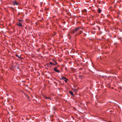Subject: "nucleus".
<instances>
[{"label": "nucleus", "instance_id": "6e6552de", "mask_svg": "<svg viewBox=\"0 0 122 122\" xmlns=\"http://www.w3.org/2000/svg\"><path fill=\"white\" fill-rule=\"evenodd\" d=\"M44 97L46 99H50V97H47L46 96H44Z\"/></svg>", "mask_w": 122, "mask_h": 122}, {"label": "nucleus", "instance_id": "4468645a", "mask_svg": "<svg viewBox=\"0 0 122 122\" xmlns=\"http://www.w3.org/2000/svg\"><path fill=\"white\" fill-rule=\"evenodd\" d=\"M57 64V62L56 61H55V65H56Z\"/></svg>", "mask_w": 122, "mask_h": 122}, {"label": "nucleus", "instance_id": "39448f33", "mask_svg": "<svg viewBox=\"0 0 122 122\" xmlns=\"http://www.w3.org/2000/svg\"><path fill=\"white\" fill-rule=\"evenodd\" d=\"M79 32L78 34H77L76 35V36L78 34H81L83 32V31L82 30H79Z\"/></svg>", "mask_w": 122, "mask_h": 122}, {"label": "nucleus", "instance_id": "f03ea898", "mask_svg": "<svg viewBox=\"0 0 122 122\" xmlns=\"http://www.w3.org/2000/svg\"><path fill=\"white\" fill-rule=\"evenodd\" d=\"M54 70L55 71L58 73H60L61 72L60 71L57 69V67H55L54 68Z\"/></svg>", "mask_w": 122, "mask_h": 122}, {"label": "nucleus", "instance_id": "1a4fd4ad", "mask_svg": "<svg viewBox=\"0 0 122 122\" xmlns=\"http://www.w3.org/2000/svg\"><path fill=\"white\" fill-rule=\"evenodd\" d=\"M16 56L17 57H18L19 59H23V58L22 57H21L20 56H19V55H17V54L16 55Z\"/></svg>", "mask_w": 122, "mask_h": 122}, {"label": "nucleus", "instance_id": "9b49d317", "mask_svg": "<svg viewBox=\"0 0 122 122\" xmlns=\"http://www.w3.org/2000/svg\"><path fill=\"white\" fill-rule=\"evenodd\" d=\"M64 79H66V78L64 77H62L61 78H60V79L61 80H63Z\"/></svg>", "mask_w": 122, "mask_h": 122}, {"label": "nucleus", "instance_id": "7ed1b4c3", "mask_svg": "<svg viewBox=\"0 0 122 122\" xmlns=\"http://www.w3.org/2000/svg\"><path fill=\"white\" fill-rule=\"evenodd\" d=\"M19 4V3L16 2V1H14L13 2V5H18Z\"/></svg>", "mask_w": 122, "mask_h": 122}, {"label": "nucleus", "instance_id": "20e7f679", "mask_svg": "<svg viewBox=\"0 0 122 122\" xmlns=\"http://www.w3.org/2000/svg\"><path fill=\"white\" fill-rule=\"evenodd\" d=\"M51 64V65H55V64H54L52 62H50L49 63V64L47 63L46 64V65H47V66H48L50 64Z\"/></svg>", "mask_w": 122, "mask_h": 122}, {"label": "nucleus", "instance_id": "f257e3e1", "mask_svg": "<svg viewBox=\"0 0 122 122\" xmlns=\"http://www.w3.org/2000/svg\"><path fill=\"white\" fill-rule=\"evenodd\" d=\"M80 27H77L74 30L75 33H76L80 29Z\"/></svg>", "mask_w": 122, "mask_h": 122}, {"label": "nucleus", "instance_id": "423d86ee", "mask_svg": "<svg viewBox=\"0 0 122 122\" xmlns=\"http://www.w3.org/2000/svg\"><path fill=\"white\" fill-rule=\"evenodd\" d=\"M70 33L71 34H73L74 33H75L74 30H71L70 31Z\"/></svg>", "mask_w": 122, "mask_h": 122}, {"label": "nucleus", "instance_id": "f8f14e48", "mask_svg": "<svg viewBox=\"0 0 122 122\" xmlns=\"http://www.w3.org/2000/svg\"><path fill=\"white\" fill-rule=\"evenodd\" d=\"M98 12L99 13H100L101 12V10L99 8L98 9Z\"/></svg>", "mask_w": 122, "mask_h": 122}, {"label": "nucleus", "instance_id": "9d476101", "mask_svg": "<svg viewBox=\"0 0 122 122\" xmlns=\"http://www.w3.org/2000/svg\"><path fill=\"white\" fill-rule=\"evenodd\" d=\"M69 93L72 95V96H73L74 95V94H73V92H72V91H70L69 92Z\"/></svg>", "mask_w": 122, "mask_h": 122}, {"label": "nucleus", "instance_id": "ddd939ff", "mask_svg": "<svg viewBox=\"0 0 122 122\" xmlns=\"http://www.w3.org/2000/svg\"><path fill=\"white\" fill-rule=\"evenodd\" d=\"M66 82L67 83V81L68 80V79L66 78V79H64L63 80Z\"/></svg>", "mask_w": 122, "mask_h": 122}, {"label": "nucleus", "instance_id": "2eb2a0df", "mask_svg": "<svg viewBox=\"0 0 122 122\" xmlns=\"http://www.w3.org/2000/svg\"><path fill=\"white\" fill-rule=\"evenodd\" d=\"M111 122V121H109V122Z\"/></svg>", "mask_w": 122, "mask_h": 122}, {"label": "nucleus", "instance_id": "0eeeda50", "mask_svg": "<svg viewBox=\"0 0 122 122\" xmlns=\"http://www.w3.org/2000/svg\"><path fill=\"white\" fill-rule=\"evenodd\" d=\"M17 25L19 26H22V25L21 23L19 22L18 24Z\"/></svg>", "mask_w": 122, "mask_h": 122}, {"label": "nucleus", "instance_id": "dca6fc26", "mask_svg": "<svg viewBox=\"0 0 122 122\" xmlns=\"http://www.w3.org/2000/svg\"><path fill=\"white\" fill-rule=\"evenodd\" d=\"M20 21H21V20H19Z\"/></svg>", "mask_w": 122, "mask_h": 122}]
</instances>
